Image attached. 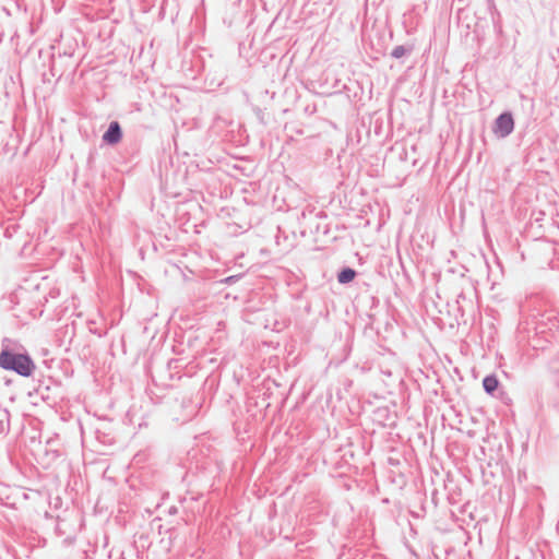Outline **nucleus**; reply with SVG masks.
Returning a JSON list of instances; mask_svg holds the SVG:
<instances>
[{"label": "nucleus", "instance_id": "nucleus-1", "mask_svg": "<svg viewBox=\"0 0 559 559\" xmlns=\"http://www.w3.org/2000/svg\"><path fill=\"white\" fill-rule=\"evenodd\" d=\"M0 367L4 370H11L22 377H29L35 370V364L28 355L15 354L9 349H2L0 353Z\"/></svg>", "mask_w": 559, "mask_h": 559}, {"label": "nucleus", "instance_id": "nucleus-2", "mask_svg": "<svg viewBox=\"0 0 559 559\" xmlns=\"http://www.w3.org/2000/svg\"><path fill=\"white\" fill-rule=\"evenodd\" d=\"M514 129L513 117L510 112H503L495 121V133L501 138H506L512 133Z\"/></svg>", "mask_w": 559, "mask_h": 559}, {"label": "nucleus", "instance_id": "nucleus-3", "mask_svg": "<svg viewBox=\"0 0 559 559\" xmlns=\"http://www.w3.org/2000/svg\"><path fill=\"white\" fill-rule=\"evenodd\" d=\"M122 138V131L120 124L117 121H112L107 131L103 135L104 142L108 144H117Z\"/></svg>", "mask_w": 559, "mask_h": 559}, {"label": "nucleus", "instance_id": "nucleus-4", "mask_svg": "<svg viewBox=\"0 0 559 559\" xmlns=\"http://www.w3.org/2000/svg\"><path fill=\"white\" fill-rule=\"evenodd\" d=\"M10 430V413L7 408L0 407V435H5Z\"/></svg>", "mask_w": 559, "mask_h": 559}, {"label": "nucleus", "instance_id": "nucleus-5", "mask_svg": "<svg viewBox=\"0 0 559 559\" xmlns=\"http://www.w3.org/2000/svg\"><path fill=\"white\" fill-rule=\"evenodd\" d=\"M498 384H499V381L497 379V377L495 374H489V376H486L483 380V386H484V390L488 393V394H493V392L497 390L498 388Z\"/></svg>", "mask_w": 559, "mask_h": 559}, {"label": "nucleus", "instance_id": "nucleus-6", "mask_svg": "<svg viewBox=\"0 0 559 559\" xmlns=\"http://www.w3.org/2000/svg\"><path fill=\"white\" fill-rule=\"evenodd\" d=\"M355 276H356L355 270H353L350 267H345L338 273L337 281L341 284H347V283L352 282L355 278Z\"/></svg>", "mask_w": 559, "mask_h": 559}, {"label": "nucleus", "instance_id": "nucleus-7", "mask_svg": "<svg viewBox=\"0 0 559 559\" xmlns=\"http://www.w3.org/2000/svg\"><path fill=\"white\" fill-rule=\"evenodd\" d=\"M67 530H68V521L66 519H58V522H57V526H56V532L58 533V535L62 536V535H66L67 534Z\"/></svg>", "mask_w": 559, "mask_h": 559}, {"label": "nucleus", "instance_id": "nucleus-8", "mask_svg": "<svg viewBox=\"0 0 559 559\" xmlns=\"http://www.w3.org/2000/svg\"><path fill=\"white\" fill-rule=\"evenodd\" d=\"M406 48L402 45L395 46L391 52V56L395 59L402 58L406 53Z\"/></svg>", "mask_w": 559, "mask_h": 559}, {"label": "nucleus", "instance_id": "nucleus-9", "mask_svg": "<svg viewBox=\"0 0 559 559\" xmlns=\"http://www.w3.org/2000/svg\"><path fill=\"white\" fill-rule=\"evenodd\" d=\"M74 540H75V537H74V536H72V535H69V536H67V537L63 539L62 544H63L64 546H71V545L74 543Z\"/></svg>", "mask_w": 559, "mask_h": 559}]
</instances>
